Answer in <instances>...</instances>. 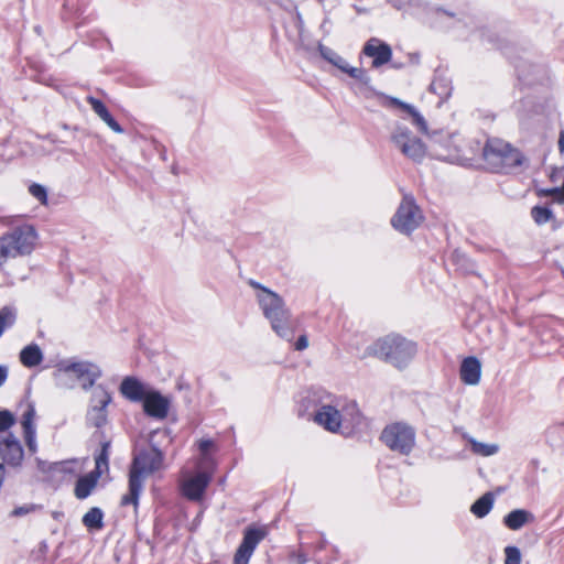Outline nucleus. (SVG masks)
I'll list each match as a JSON object with an SVG mask.
<instances>
[{
    "instance_id": "nucleus-33",
    "label": "nucleus",
    "mask_w": 564,
    "mask_h": 564,
    "mask_svg": "<svg viewBox=\"0 0 564 564\" xmlns=\"http://www.w3.org/2000/svg\"><path fill=\"white\" fill-rule=\"evenodd\" d=\"M87 101L101 120H104L110 115V112L108 111V109L101 100L89 96L87 97Z\"/></svg>"
},
{
    "instance_id": "nucleus-28",
    "label": "nucleus",
    "mask_w": 564,
    "mask_h": 564,
    "mask_svg": "<svg viewBox=\"0 0 564 564\" xmlns=\"http://www.w3.org/2000/svg\"><path fill=\"white\" fill-rule=\"evenodd\" d=\"M468 442L470 444L471 452L474 454L482 456V457L492 456V455L497 454L499 451V446L497 444L478 442L473 437H469Z\"/></svg>"
},
{
    "instance_id": "nucleus-31",
    "label": "nucleus",
    "mask_w": 564,
    "mask_h": 564,
    "mask_svg": "<svg viewBox=\"0 0 564 564\" xmlns=\"http://www.w3.org/2000/svg\"><path fill=\"white\" fill-rule=\"evenodd\" d=\"M531 216L538 225H544L553 218V212L549 207L535 206L531 209Z\"/></svg>"
},
{
    "instance_id": "nucleus-42",
    "label": "nucleus",
    "mask_w": 564,
    "mask_h": 564,
    "mask_svg": "<svg viewBox=\"0 0 564 564\" xmlns=\"http://www.w3.org/2000/svg\"><path fill=\"white\" fill-rule=\"evenodd\" d=\"M8 377V369L4 366H0V387L6 382Z\"/></svg>"
},
{
    "instance_id": "nucleus-22",
    "label": "nucleus",
    "mask_w": 564,
    "mask_h": 564,
    "mask_svg": "<svg viewBox=\"0 0 564 564\" xmlns=\"http://www.w3.org/2000/svg\"><path fill=\"white\" fill-rule=\"evenodd\" d=\"M43 360V352L39 345L31 344L24 347L20 352V361L28 368L39 366Z\"/></svg>"
},
{
    "instance_id": "nucleus-18",
    "label": "nucleus",
    "mask_w": 564,
    "mask_h": 564,
    "mask_svg": "<svg viewBox=\"0 0 564 564\" xmlns=\"http://www.w3.org/2000/svg\"><path fill=\"white\" fill-rule=\"evenodd\" d=\"M343 430H357L365 425V417L355 401H340Z\"/></svg>"
},
{
    "instance_id": "nucleus-17",
    "label": "nucleus",
    "mask_w": 564,
    "mask_h": 564,
    "mask_svg": "<svg viewBox=\"0 0 564 564\" xmlns=\"http://www.w3.org/2000/svg\"><path fill=\"white\" fill-rule=\"evenodd\" d=\"M362 52L365 55L373 58L372 67L375 68L387 64L392 57V50L390 45L375 37L370 39L365 44Z\"/></svg>"
},
{
    "instance_id": "nucleus-37",
    "label": "nucleus",
    "mask_w": 564,
    "mask_h": 564,
    "mask_svg": "<svg viewBox=\"0 0 564 564\" xmlns=\"http://www.w3.org/2000/svg\"><path fill=\"white\" fill-rule=\"evenodd\" d=\"M506 561L505 564H520L521 553L517 546H507L505 549Z\"/></svg>"
},
{
    "instance_id": "nucleus-9",
    "label": "nucleus",
    "mask_w": 564,
    "mask_h": 564,
    "mask_svg": "<svg viewBox=\"0 0 564 564\" xmlns=\"http://www.w3.org/2000/svg\"><path fill=\"white\" fill-rule=\"evenodd\" d=\"M111 401L110 392L104 386H97L86 412V424L97 429L104 427L108 422L107 406Z\"/></svg>"
},
{
    "instance_id": "nucleus-40",
    "label": "nucleus",
    "mask_w": 564,
    "mask_h": 564,
    "mask_svg": "<svg viewBox=\"0 0 564 564\" xmlns=\"http://www.w3.org/2000/svg\"><path fill=\"white\" fill-rule=\"evenodd\" d=\"M113 132L122 133L123 129L121 126L109 115L107 118L102 120Z\"/></svg>"
},
{
    "instance_id": "nucleus-24",
    "label": "nucleus",
    "mask_w": 564,
    "mask_h": 564,
    "mask_svg": "<svg viewBox=\"0 0 564 564\" xmlns=\"http://www.w3.org/2000/svg\"><path fill=\"white\" fill-rule=\"evenodd\" d=\"M99 478L100 477H98L97 475H95L93 473H89L88 475L80 477L76 481V486H75L76 498H78V499L87 498L91 494L93 489L96 487Z\"/></svg>"
},
{
    "instance_id": "nucleus-7",
    "label": "nucleus",
    "mask_w": 564,
    "mask_h": 564,
    "mask_svg": "<svg viewBox=\"0 0 564 564\" xmlns=\"http://www.w3.org/2000/svg\"><path fill=\"white\" fill-rule=\"evenodd\" d=\"M391 141L404 156L413 162H422L426 155L425 144L406 127H395Z\"/></svg>"
},
{
    "instance_id": "nucleus-48",
    "label": "nucleus",
    "mask_w": 564,
    "mask_h": 564,
    "mask_svg": "<svg viewBox=\"0 0 564 564\" xmlns=\"http://www.w3.org/2000/svg\"><path fill=\"white\" fill-rule=\"evenodd\" d=\"M329 23H330V19H329L328 17H326V18L323 20L322 24H321V29H322V30H325V29H326V26H328V24H329Z\"/></svg>"
},
{
    "instance_id": "nucleus-23",
    "label": "nucleus",
    "mask_w": 564,
    "mask_h": 564,
    "mask_svg": "<svg viewBox=\"0 0 564 564\" xmlns=\"http://www.w3.org/2000/svg\"><path fill=\"white\" fill-rule=\"evenodd\" d=\"M533 516L523 509H516L503 518V523L510 530H520Z\"/></svg>"
},
{
    "instance_id": "nucleus-1",
    "label": "nucleus",
    "mask_w": 564,
    "mask_h": 564,
    "mask_svg": "<svg viewBox=\"0 0 564 564\" xmlns=\"http://www.w3.org/2000/svg\"><path fill=\"white\" fill-rule=\"evenodd\" d=\"M164 454L154 445L138 447L133 453L129 470L128 494L121 498V506L132 505L135 509L144 487V479L163 469Z\"/></svg>"
},
{
    "instance_id": "nucleus-36",
    "label": "nucleus",
    "mask_w": 564,
    "mask_h": 564,
    "mask_svg": "<svg viewBox=\"0 0 564 564\" xmlns=\"http://www.w3.org/2000/svg\"><path fill=\"white\" fill-rule=\"evenodd\" d=\"M29 192L41 204L45 205L47 203V192L44 186L34 183L29 187Z\"/></svg>"
},
{
    "instance_id": "nucleus-3",
    "label": "nucleus",
    "mask_w": 564,
    "mask_h": 564,
    "mask_svg": "<svg viewBox=\"0 0 564 564\" xmlns=\"http://www.w3.org/2000/svg\"><path fill=\"white\" fill-rule=\"evenodd\" d=\"M415 354L416 345L397 334L377 339L365 350V356L377 357L398 369L408 367Z\"/></svg>"
},
{
    "instance_id": "nucleus-34",
    "label": "nucleus",
    "mask_w": 564,
    "mask_h": 564,
    "mask_svg": "<svg viewBox=\"0 0 564 564\" xmlns=\"http://www.w3.org/2000/svg\"><path fill=\"white\" fill-rule=\"evenodd\" d=\"M35 419V408L32 404L28 405V409L24 411L21 420V425L23 430L35 429L34 424Z\"/></svg>"
},
{
    "instance_id": "nucleus-43",
    "label": "nucleus",
    "mask_w": 564,
    "mask_h": 564,
    "mask_svg": "<svg viewBox=\"0 0 564 564\" xmlns=\"http://www.w3.org/2000/svg\"><path fill=\"white\" fill-rule=\"evenodd\" d=\"M413 0H393L394 7L401 9L412 3Z\"/></svg>"
},
{
    "instance_id": "nucleus-47",
    "label": "nucleus",
    "mask_w": 564,
    "mask_h": 564,
    "mask_svg": "<svg viewBox=\"0 0 564 564\" xmlns=\"http://www.w3.org/2000/svg\"><path fill=\"white\" fill-rule=\"evenodd\" d=\"M307 562V558L304 554L297 555V564H305Z\"/></svg>"
},
{
    "instance_id": "nucleus-21",
    "label": "nucleus",
    "mask_w": 564,
    "mask_h": 564,
    "mask_svg": "<svg viewBox=\"0 0 564 564\" xmlns=\"http://www.w3.org/2000/svg\"><path fill=\"white\" fill-rule=\"evenodd\" d=\"M481 365L476 357H467L460 365V379L464 383L475 386L480 380Z\"/></svg>"
},
{
    "instance_id": "nucleus-16",
    "label": "nucleus",
    "mask_w": 564,
    "mask_h": 564,
    "mask_svg": "<svg viewBox=\"0 0 564 564\" xmlns=\"http://www.w3.org/2000/svg\"><path fill=\"white\" fill-rule=\"evenodd\" d=\"M170 400L159 391L150 389L143 399L144 412L155 419H165L169 413Z\"/></svg>"
},
{
    "instance_id": "nucleus-35",
    "label": "nucleus",
    "mask_w": 564,
    "mask_h": 564,
    "mask_svg": "<svg viewBox=\"0 0 564 564\" xmlns=\"http://www.w3.org/2000/svg\"><path fill=\"white\" fill-rule=\"evenodd\" d=\"M23 437L31 454L37 452L36 429L23 430Z\"/></svg>"
},
{
    "instance_id": "nucleus-52",
    "label": "nucleus",
    "mask_w": 564,
    "mask_h": 564,
    "mask_svg": "<svg viewBox=\"0 0 564 564\" xmlns=\"http://www.w3.org/2000/svg\"><path fill=\"white\" fill-rule=\"evenodd\" d=\"M562 275H563V278H564V269H562Z\"/></svg>"
},
{
    "instance_id": "nucleus-13",
    "label": "nucleus",
    "mask_w": 564,
    "mask_h": 564,
    "mask_svg": "<svg viewBox=\"0 0 564 564\" xmlns=\"http://www.w3.org/2000/svg\"><path fill=\"white\" fill-rule=\"evenodd\" d=\"M267 530L263 528H247L242 542L236 551L235 564H248L257 545L265 538Z\"/></svg>"
},
{
    "instance_id": "nucleus-20",
    "label": "nucleus",
    "mask_w": 564,
    "mask_h": 564,
    "mask_svg": "<svg viewBox=\"0 0 564 564\" xmlns=\"http://www.w3.org/2000/svg\"><path fill=\"white\" fill-rule=\"evenodd\" d=\"M120 393L133 402L143 401L150 388L142 383L135 377H126L120 384Z\"/></svg>"
},
{
    "instance_id": "nucleus-49",
    "label": "nucleus",
    "mask_w": 564,
    "mask_h": 564,
    "mask_svg": "<svg viewBox=\"0 0 564 564\" xmlns=\"http://www.w3.org/2000/svg\"><path fill=\"white\" fill-rule=\"evenodd\" d=\"M441 80H434L432 84H431V89L434 90L435 93L437 91V87L440 85Z\"/></svg>"
},
{
    "instance_id": "nucleus-15",
    "label": "nucleus",
    "mask_w": 564,
    "mask_h": 564,
    "mask_svg": "<svg viewBox=\"0 0 564 564\" xmlns=\"http://www.w3.org/2000/svg\"><path fill=\"white\" fill-rule=\"evenodd\" d=\"M0 457L2 464L10 467H20L24 458V449L21 442L12 434L0 438Z\"/></svg>"
},
{
    "instance_id": "nucleus-45",
    "label": "nucleus",
    "mask_w": 564,
    "mask_h": 564,
    "mask_svg": "<svg viewBox=\"0 0 564 564\" xmlns=\"http://www.w3.org/2000/svg\"><path fill=\"white\" fill-rule=\"evenodd\" d=\"M558 149L561 152H564V132L560 134L558 139Z\"/></svg>"
},
{
    "instance_id": "nucleus-30",
    "label": "nucleus",
    "mask_w": 564,
    "mask_h": 564,
    "mask_svg": "<svg viewBox=\"0 0 564 564\" xmlns=\"http://www.w3.org/2000/svg\"><path fill=\"white\" fill-rule=\"evenodd\" d=\"M108 448H109V443L108 442L102 443L101 451L95 458L96 467H95V470H93L91 473L97 475L98 477H101L104 471L108 470V460H109Z\"/></svg>"
},
{
    "instance_id": "nucleus-41",
    "label": "nucleus",
    "mask_w": 564,
    "mask_h": 564,
    "mask_svg": "<svg viewBox=\"0 0 564 564\" xmlns=\"http://www.w3.org/2000/svg\"><path fill=\"white\" fill-rule=\"evenodd\" d=\"M307 347H308V339L305 335L300 336L294 344V348L296 350H304Z\"/></svg>"
},
{
    "instance_id": "nucleus-38",
    "label": "nucleus",
    "mask_w": 564,
    "mask_h": 564,
    "mask_svg": "<svg viewBox=\"0 0 564 564\" xmlns=\"http://www.w3.org/2000/svg\"><path fill=\"white\" fill-rule=\"evenodd\" d=\"M15 422L14 415L8 411H0V432L8 431Z\"/></svg>"
},
{
    "instance_id": "nucleus-26",
    "label": "nucleus",
    "mask_w": 564,
    "mask_h": 564,
    "mask_svg": "<svg viewBox=\"0 0 564 564\" xmlns=\"http://www.w3.org/2000/svg\"><path fill=\"white\" fill-rule=\"evenodd\" d=\"M382 98L384 100L383 105H397V106L401 107L402 109L406 110L413 117V121L419 127V129L422 132H426L427 126H426L424 118L412 106L406 105L397 98H387L383 96H382Z\"/></svg>"
},
{
    "instance_id": "nucleus-12",
    "label": "nucleus",
    "mask_w": 564,
    "mask_h": 564,
    "mask_svg": "<svg viewBox=\"0 0 564 564\" xmlns=\"http://www.w3.org/2000/svg\"><path fill=\"white\" fill-rule=\"evenodd\" d=\"M197 470L194 476L187 477L181 485L183 496L193 501H198L203 498L206 488L212 481L214 469Z\"/></svg>"
},
{
    "instance_id": "nucleus-4",
    "label": "nucleus",
    "mask_w": 564,
    "mask_h": 564,
    "mask_svg": "<svg viewBox=\"0 0 564 564\" xmlns=\"http://www.w3.org/2000/svg\"><path fill=\"white\" fill-rule=\"evenodd\" d=\"M36 231L31 225H22L0 237V270L10 260L32 252Z\"/></svg>"
},
{
    "instance_id": "nucleus-29",
    "label": "nucleus",
    "mask_w": 564,
    "mask_h": 564,
    "mask_svg": "<svg viewBox=\"0 0 564 564\" xmlns=\"http://www.w3.org/2000/svg\"><path fill=\"white\" fill-rule=\"evenodd\" d=\"M102 518V511L99 508L94 507L85 513V516L83 517V523L86 528L90 530H99L104 525Z\"/></svg>"
},
{
    "instance_id": "nucleus-11",
    "label": "nucleus",
    "mask_w": 564,
    "mask_h": 564,
    "mask_svg": "<svg viewBox=\"0 0 564 564\" xmlns=\"http://www.w3.org/2000/svg\"><path fill=\"white\" fill-rule=\"evenodd\" d=\"M313 420L316 424L330 433L341 432L340 400L321 404L316 409Z\"/></svg>"
},
{
    "instance_id": "nucleus-6",
    "label": "nucleus",
    "mask_w": 564,
    "mask_h": 564,
    "mask_svg": "<svg viewBox=\"0 0 564 564\" xmlns=\"http://www.w3.org/2000/svg\"><path fill=\"white\" fill-rule=\"evenodd\" d=\"M415 430L405 423L397 422L387 425L381 433V441L392 452L409 455L415 446Z\"/></svg>"
},
{
    "instance_id": "nucleus-46",
    "label": "nucleus",
    "mask_w": 564,
    "mask_h": 564,
    "mask_svg": "<svg viewBox=\"0 0 564 564\" xmlns=\"http://www.w3.org/2000/svg\"><path fill=\"white\" fill-rule=\"evenodd\" d=\"M354 9L356 10V12L358 14H362V13H368V10L366 8H361V7H358V6H354Z\"/></svg>"
},
{
    "instance_id": "nucleus-5",
    "label": "nucleus",
    "mask_w": 564,
    "mask_h": 564,
    "mask_svg": "<svg viewBox=\"0 0 564 564\" xmlns=\"http://www.w3.org/2000/svg\"><path fill=\"white\" fill-rule=\"evenodd\" d=\"M484 158L495 172L509 173L520 166L522 154L500 139H490L484 148Z\"/></svg>"
},
{
    "instance_id": "nucleus-50",
    "label": "nucleus",
    "mask_w": 564,
    "mask_h": 564,
    "mask_svg": "<svg viewBox=\"0 0 564 564\" xmlns=\"http://www.w3.org/2000/svg\"><path fill=\"white\" fill-rule=\"evenodd\" d=\"M324 547V542L318 544V549L322 550Z\"/></svg>"
},
{
    "instance_id": "nucleus-44",
    "label": "nucleus",
    "mask_w": 564,
    "mask_h": 564,
    "mask_svg": "<svg viewBox=\"0 0 564 564\" xmlns=\"http://www.w3.org/2000/svg\"><path fill=\"white\" fill-rule=\"evenodd\" d=\"M31 508L29 507H19L13 510L14 516H23L26 514L30 511Z\"/></svg>"
},
{
    "instance_id": "nucleus-32",
    "label": "nucleus",
    "mask_w": 564,
    "mask_h": 564,
    "mask_svg": "<svg viewBox=\"0 0 564 564\" xmlns=\"http://www.w3.org/2000/svg\"><path fill=\"white\" fill-rule=\"evenodd\" d=\"M15 315L13 311L9 307H2L0 310V336L2 335L4 328L13 324Z\"/></svg>"
},
{
    "instance_id": "nucleus-25",
    "label": "nucleus",
    "mask_w": 564,
    "mask_h": 564,
    "mask_svg": "<svg viewBox=\"0 0 564 564\" xmlns=\"http://www.w3.org/2000/svg\"><path fill=\"white\" fill-rule=\"evenodd\" d=\"M197 445H198V449L200 452V457L196 462V468L197 469H214L215 460L208 454V451L214 446L213 441L199 440Z\"/></svg>"
},
{
    "instance_id": "nucleus-14",
    "label": "nucleus",
    "mask_w": 564,
    "mask_h": 564,
    "mask_svg": "<svg viewBox=\"0 0 564 564\" xmlns=\"http://www.w3.org/2000/svg\"><path fill=\"white\" fill-rule=\"evenodd\" d=\"M318 51L324 59H326L341 72L348 74L351 78H355L364 84H368L370 82V78L365 69L349 66L348 62L333 48L319 44Z\"/></svg>"
},
{
    "instance_id": "nucleus-10",
    "label": "nucleus",
    "mask_w": 564,
    "mask_h": 564,
    "mask_svg": "<svg viewBox=\"0 0 564 564\" xmlns=\"http://www.w3.org/2000/svg\"><path fill=\"white\" fill-rule=\"evenodd\" d=\"M62 370L74 375L85 391L89 390L102 375L100 367L90 361L67 362L62 366Z\"/></svg>"
},
{
    "instance_id": "nucleus-2",
    "label": "nucleus",
    "mask_w": 564,
    "mask_h": 564,
    "mask_svg": "<svg viewBox=\"0 0 564 564\" xmlns=\"http://www.w3.org/2000/svg\"><path fill=\"white\" fill-rule=\"evenodd\" d=\"M249 285L259 291L257 293L259 306L274 333L291 341L294 336L292 316L282 297L254 280H250Z\"/></svg>"
},
{
    "instance_id": "nucleus-19",
    "label": "nucleus",
    "mask_w": 564,
    "mask_h": 564,
    "mask_svg": "<svg viewBox=\"0 0 564 564\" xmlns=\"http://www.w3.org/2000/svg\"><path fill=\"white\" fill-rule=\"evenodd\" d=\"M518 77L527 85L543 84L549 79L547 70L541 65L522 63L517 66Z\"/></svg>"
},
{
    "instance_id": "nucleus-8",
    "label": "nucleus",
    "mask_w": 564,
    "mask_h": 564,
    "mask_svg": "<svg viewBox=\"0 0 564 564\" xmlns=\"http://www.w3.org/2000/svg\"><path fill=\"white\" fill-rule=\"evenodd\" d=\"M423 216L411 195H404L391 219L393 228L402 234H411L422 223Z\"/></svg>"
},
{
    "instance_id": "nucleus-27",
    "label": "nucleus",
    "mask_w": 564,
    "mask_h": 564,
    "mask_svg": "<svg viewBox=\"0 0 564 564\" xmlns=\"http://www.w3.org/2000/svg\"><path fill=\"white\" fill-rule=\"evenodd\" d=\"M494 506V497L490 492H486L479 499H477L470 507V511L477 518H484L487 516Z\"/></svg>"
},
{
    "instance_id": "nucleus-51",
    "label": "nucleus",
    "mask_w": 564,
    "mask_h": 564,
    "mask_svg": "<svg viewBox=\"0 0 564 564\" xmlns=\"http://www.w3.org/2000/svg\"><path fill=\"white\" fill-rule=\"evenodd\" d=\"M318 3L323 4L324 3V0H317Z\"/></svg>"
},
{
    "instance_id": "nucleus-39",
    "label": "nucleus",
    "mask_w": 564,
    "mask_h": 564,
    "mask_svg": "<svg viewBox=\"0 0 564 564\" xmlns=\"http://www.w3.org/2000/svg\"><path fill=\"white\" fill-rule=\"evenodd\" d=\"M433 140L446 150H449L453 143V137L443 133L435 135Z\"/></svg>"
}]
</instances>
